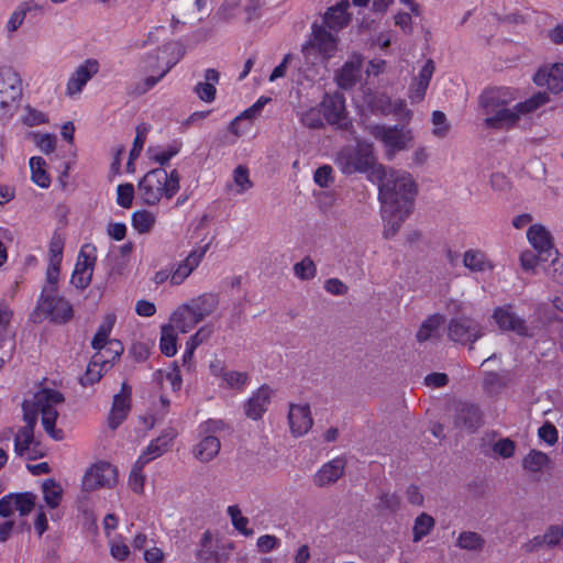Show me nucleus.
Listing matches in <instances>:
<instances>
[{
	"instance_id": "nucleus-1",
	"label": "nucleus",
	"mask_w": 563,
	"mask_h": 563,
	"mask_svg": "<svg viewBox=\"0 0 563 563\" xmlns=\"http://www.w3.org/2000/svg\"><path fill=\"white\" fill-rule=\"evenodd\" d=\"M375 180L379 187L384 236L389 239L398 232L402 221L411 212L417 185L409 173L385 167L377 169Z\"/></svg>"
},
{
	"instance_id": "nucleus-2",
	"label": "nucleus",
	"mask_w": 563,
	"mask_h": 563,
	"mask_svg": "<svg viewBox=\"0 0 563 563\" xmlns=\"http://www.w3.org/2000/svg\"><path fill=\"white\" fill-rule=\"evenodd\" d=\"M517 99L518 93L511 88L501 87L484 91L479 97V107L486 115L485 126L498 131H509L518 126L523 117L550 101L545 92H537L520 102H516Z\"/></svg>"
},
{
	"instance_id": "nucleus-3",
	"label": "nucleus",
	"mask_w": 563,
	"mask_h": 563,
	"mask_svg": "<svg viewBox=\"0 0 563 563\" xmlns=\"http://www.w3.org/2000/svg\"><path fill=\"white\" fill-rule=\"evenodd\" d=\"M64 249L65 236L55 232L44 255V282L37 305V312L55 324L68 323L74 318L71 302L58 294Z\"/></svg>"
},
{
	"instance_id": "nucleus-4",
	"label": "nucleus",
	"mask_w": 563,
	"mask_h": 563,
	"mask_svg": "<svg viewBox=\"0 0 563 563\" xmlns=\"http://www.w3.org/2000/svg\"><path fill=\"white\" fill-rule=\"evenodd\" d=\"M180 174L176 168L148 170L137 183L136 197L142 205L155 207L172 200L180 189Z\"/></svg>"
},
{
	"instance_id": "nucleus-5",
	"label": "nucleus",
	"mask_w": 563,
	"mask_h": 563,
	"mask_svg": "<svg viewBox=\"0 0 563 563\" xmlns=\"http://www.w3.org/2000/svg\"><path fill=\"white\" fill-rule=\"evenodd\" d=\"M334 162L342 174L368 173L372 181H375L377 169L384 167L377 164L373 145L361 141H358L355 146L341 148Z\"/></svg>"
},
{
	"instance_id": "nucleus-6",
	"label": "nucleus",
	"mask_w": 563,
	"mask_h": 563,
	"mask_svg": "<svg viewBox=\"0 0 563 563\" xmlns=\"http://www.w3.org/2000/svg\"><path fill=\"white\" fill-rule=\"evenodd\" d=\"M65 397L55 387H37V416H41V423L44 431L54 441H62L65 437L63 429L56 427V421Z\"/></svg>"
},
{
	"instance_id": "nucleus-7",
	"label": "nucleus",
	"mask_w": 563,
	"mask_h": 563,
	"mask_svg": "<svg viewBox=\"0 0 563 563\" xmlns=\"http://www.w3.org/2000/svg\"><path fill=\"white\" fill-rule=\"evenodd\" d=\"M173 64L163 65L159 58V49H154L140 57L136 71L140 80L135 85V92L145 93L155 87L170 70Z\"/></svg>"
},
{
	"instance_id": "nucleus-8",
	"label": "nucleus",
	"mask_w": 563,
	"mask_h": 563,
	"mask_svg": "<svg viewBox=\"0 0 563 563\" xmlns=\"http://www.w3.org/2000/svg\"><path fill=\"white\" fill-rule=\"evenodd\" d=\"M221 420L209 419L198 427L200 440L194 445L191 453L201 463L211 462L220 452L221 443L216 433L222 430Z\"/></svg>"
},
{
	"instance_id": "nucleus-9",
	"label": "nucleus",
	"mask_w": 563,
	"mask_h": 563,
	"mask_svg": "<svg viewBox=\"0 0 563 563\" xmlns=\"http://www.w3.org/2000/svg\"><path fill=\"white\" fill-rule=\"evenodd\" d=\"M369 130L371 134L383 143L389 157H393L398 152L409 150L415 140L412 130L405 126L377 124L371 126Z\"/></svg>"
},
{
	"instance_id": "nucleus-10",
	"label": "nucleus",
	"mask_w": 563,
	"mask_h": 563,
	"mask_svg": "<svg viewBox=\"0 0 563 563\" xmlns=\"http://www.w3.org/2000/svg\"><path fill=\"white\" fill-rule=\"evenodd\" d=\"M118 483V470L106 461H98L91 464L81 478L84 492H95L102 488H113Z\"/></svg>"
},
{
	"instance_id": "nucleus-11",
	"label": "nucleus",
	"mask_w": 563,
	"mask_h": 563,
	"mask_svg": "<svg viewBox=\"0 0 563 563\" xmlns=\"http://www.w3.org/2000/svg\"><path fill=\"white\" fill-rule=\"evenodd\" d=\"M22 95L21 79L18 74L9 67L0 69V117L7 118L12 114L16 102Z\"/></svg>"
},
{
	"instance_id": "nucleus-12",
	"label": "nucleus",
	"mask_w": 563,
	"mask_h": 563,
	"mask_svg": "<svg viewBox=\"0 0 563 563\" xmlns=\"http://www.w3.org/2000/svg\"><path fill=\"white\" fill-rule=\"evenodd\" d=\"M338 52V38L323 27H313L311 37L302 46V54L307 60H312L319 54L322 62H328Z\"/></svg>"
},
{
	"instance_id": "nucleus-13",
	"label": "nucleus",
	"mask_w": 563,
	"mask_h": 563,
	"mask_svg": "<svg viewBox=\"0 0 563 563\" xmlns=\"http://www.w3.org/2000/svg\"><path fill=\"white\" fill-rule=\"evenodd\" d=\"M97 261V250L92 244H84L77 255L76 264L70 276V284L77 289H86L92 279Z\"/></svg>"
},
{
	"instance_id": "nucleus-14",
	"label": "nucleus",
	"mask_w": 563,
	"mask_h": 563,
	"mask_svg": "<svg viewBox=\"0 0 563 563\" xmlns=\"http://www.w3.org/2000/svg\"><path fill=\"white\" fill-rule=\"evenodd\" d=\"M209 371L218 379V386L221 388L243 390L250 380L246 372L228 369L220 358L210 361Z\"/></svg>"
},
{
	"instance_id": "nucleus-15",
	"label": "nucleus",
	"mask_w": 563,
	"mask_h": 563,
	"mask_svg": "<svg viewBox=\"0 0 563 563\" xmlns=\"http://www.w3.org/2000/svg\"><path fill=\"white\" fill-rule=\"evenodd\" d=\"M98 71L99 63L96 59H86L70 74L66 84L65 95L68 98L77 99L88 81L97 75Z\"/></svg>"
},
{
	"instance_id": "nucleus-16",
	"label": "nucleus",
	"mask_w": 563,
	"mask_h": 563,
	"mask_svg": "<svg viewBox=\"0 0 563 563\" xmlns=\"http://www.w3.org/2000/svg\"><path fill=\"white\" fill-rule=\"evenodd\" d=\"M35 507V496L30 492L11 493L0 499V517L9 518L18 512L20 517L30 515Z\"/></svg>"
},
{
	"instance_id": "nucleus-17",
	"label": "nucleus",
	"mask_w": 563,
	"mask_h": 563,
	"mask_svg": "<svg viewBox=\"0 0 563 563\" xmlns=\"http://www.w3.org/2000/svg\"><path fill=\"white\" fill-rule=\"evenodd\" d=\"M322 114L327 122L339 129H347L350 121L345 111V99L341 93L327 95L322 102Z\"/></svg>"
},
{
	"instance_id": "nucleus-18",
	"label": "nucleus",
	"mask_w": 563,
	"mask_h": 563,
	"mask_svg": "<svg viewBox=\"0 0 563 563\" xmlns=\"http://www.w3.org/2000/svg\"><path fill=\"white\" fill-rule=\"evenodd\" d=\"M22 408L26 426L18 432L14 440V451L20 456H23L29 451L34 439L33 428L35 422V402L32 400H24Z\"/></svg>"
},
{
	"instance_id": "nucleus-19",
	"label": "nucleus",
	"mask_w": 563,
	"mask_h": 563,
	"mask_svg": "<svg viewBox=\"0 0 563 563\" xmlns=\"http://www.w3.org/2000/svg\"><path fill=\"white\" fill-rule=\"evenodd\" d=\"M492 318L499 330L511 331L519 335L528 334V327L511 305H504L494 309Z\"/></svg>"
},
{
	"instance_id": "nucleus-20",
	"label": "nucleus",
	"mask_w": 563,
	"mask_h": 563,
	"mask_svg": "<svg viewBox=\"0 0 563 563\" xmlns=\"http://www.w3.org/2000/svg\"><path fill=\"white\" fill-rule=\"evenodd\" d=\"M206 253L207 246L196 247L183 261L173 266L172 286L181 285L200 265Z\"/></svg>"
},
{
	"instance_id": "nucleus-21",
	"label": "nucleus",
	"mask_w": 563,
	"mask_h": 563,
	"mask_svg": "<svg viewBox=\"0 0 563 563\" xmlns=\"http://www.w3.org/2000/svg\"><path fill=\"white\" fill-rule=\"evenodd\" d=\"M288 424L290 433L302 437L312 428L313 420L308 404H291L288 410Z\"/></svg>"
},
{
	"instance_id": "nucleus-22",
	"label": "nucleus",
	"mask_w": 563,
	"mask_h": 563,
	"mask_svg": "<svg viewBox=\"0 0 563 563\" xmlns=\"http://www.w3.org/2000/svg\"><path fill=\"white\" fill-rule=\"evenodd\" d=\"M483 334L482 327L471 319H453L449 325V336L460 343H473Z\"/></svg>"
},
{
	"instance_id": "nucleus-23",
	"label": "nucleus",
	"mask_w": 563,
	"mask_h": 563,
	"mask_svg": "<svg viewBox=\"0 0 563 563\" xmlns=\"http://www.w3.org/2000/svg\"><path fill=\"white\" fill-rule=\"evenodd\" d=\"M529 244L538 252L539 256L558 255L550 231L541 223L531 224L527 230Z\"/></svg>"
},
{
	"instance_id": "nucleus-24",
	"label": "nucleus",
	"mask_w": 563,
	"mask_h": 563,
	"mask_svg": "<svg viewBox=\"0 0 563 563\" xmlns=\"http://www.w3.org/2000/svg\"><path fill=\"white\" fill-rule=\"evenodd\" d=\"M364 103L373 111H379L384 114H394L397 119L409 121L411 119L412 112L407 108L406 102L404 100H395L390 101L386 97L372 98L365 97Z\"/></svg>"
},
{
	"instance_id": "nucleus-25",
	"label": "nucleus",
	"mask_w": 563,
	"mask_h": 563,
	"mask_svg": "<svg viewBox=\"0 0 563 563\" xmlns=\"http://www.w3.org/2000/svg\"><path fill=\"white\" fill-rule=\"evenodd\" d=\"M346 462L343 457H334L322 464L312 477V482L318 487H329L342 477Z\"/></svg>"
},
{
	"instance_id": "nucleus-26",
	"label": "nucleus",
	"mask_w": 563,
	"mask_h": 563,
	"mask_svg": "<svg viewBox=\"0 0 563 563\" xmlns=\"http://www.w3.org/2000/svg\"><path fill=\"white\" fill-rule=\"evenodd\" d=\"M536 85L547 87L554 93L563 90V63L541 67L533 77Z\"/></svg>"
},
{
	"instance_id": "nucleus-27",
	"label": "nucleus",
	"mask_w": 563,
	"mask_h": 563,
	"mask_svg": "<svg viewBox=\"0 0 563 563\" xmlns=\"http://www.w3.org/2000/svg\"><path fill=\"white\" fill-rule=\"evenodd\" d=\"M273 389L266 385L261 386L252 394L244 405L245 415L253 420L262 418L271 404Z\"/></svg>"
},
{
	"instance_id": "nucleus-28",
	"label": "nucleus",
	"mask_w": 563,
	"mask_h": 563,
	"mask_svg": "<svg viewBox=\"0 0 563 563\" xmlns=\"http://www.w3.org/2000/svg\"><path fill=\"white\" fill-rule=\"evenodd\" d=\"M434 69L435 67L431 59H428L421 67L418 76L413 79L409 87L408 97L411 103H418L424 98Z\"/></svg>"
},
{
	"instance_id": "nucleus-29",
	"label": "nucleus",
	"mask_w": 563,
	"mask_h": 563,
	"mask_svg": "<svg viewBox=\"0 0 563 563\" xmlns=\"http://www.w3.org/2000/svg\"><path fill=\"white\" fill-rule=\"evenodd\" d=\"M200 323L190 307L186 302L177 306L170 313L168 324L175 328L179 333H189Z\"/></svg>"
},
{
	"instance_id": "nucleus-30",
	"label": "nucleus",
	"mask_w": 563,
	"mask_h": 563,
	"mask_svg": "<svg viewBox=\"0 0 563 563\" xmlns=\"http://www.w3.org/2000/svg\"><path fill=\"white\" fill-rule=\"evenodd\" d=\"M462 262L471 273H490L495 268L494 262L479 249H470L463 253Z\"/></svg>"
},
{
	"instance_id": "nucleus-31",
	"label": "nucleus",
	"mask_w": 563,
	"mask_h": 563,
	"mask_svg": "<svg viewBox=\"0 0 563 563\" xmlns=\"http://www.w3.org/2000/svg\"><path fill=\"white\" fill-rule=\"evenodd\" d=\"M185 302L190 307L199 322H201L217 310L219 299L216 294L205 292Z\"/></svg>"
},
{
	"instance_id": "nucleus-32",
	"label": "nucleus",
	"mask_w": 563,
	"mask_h": 563,
	"mask_svg": "<svg viewBox=\"0 0 563 563\" xmlns=\"http://www.w3.org/2000/svg\"><path fill=\"white\" fill-rule=\"evenodd\" d=\"M563 539V525L550 526L541 536H536L522 545L526 552H534L542 547H554Z\"/></svg>"
},
{
	"instance_id": "nucleus-33",
	"label": "nucleus",
	"mask_w": 563,
	"mask_h": 563,
	"mask_svg": "<svg viewBox=\"0 0 563 563\" xmlns=\"http://www.w3.org/2000/svg\"><path fill=\"white\" fill-rule=\"evenodd\" d=\"M350 2L347 0H341L335 5L329 8L324 14V23L331 30H342L345 27L351 20L349 13Z\"/></svg>"
},
{
	"instance_id": "nucleus-34",
	"label": "nucleus",
	"mask_w": 563,
	"mask_h": 563,
	"mask_svg": "<svg viewBox=\"0 0 563 563\" xmlns=\"http://www.w3.org/2000/svg\"><path fill=\"white\" fill-rule=\"evenodd\" d=\"M362 58L354 55L347 60L338 73L335 79L340 87L344 89L352 88L361 77Z\"/></svg>"
},
{
	"instance_id": "nucleus-35",
	"label": "nucleus",
	"mask_w": 563,
	"mask_h": 563,
	"mask_svg": "<svg viewBox=\"0 0 563 563\" xmlns=\"http://www.w3.org/2000/svg\"><path fill=\"white\" fill-rule=\"evenodd\" d=\"M218 549V540L214 539L210 531H205L200 539V548L197 552V556L202 563H221L222 558Z\"/></svg>"
},
{
	"instance_id": "nucleus-36",
	"label": "nucleus",
	"mask_w": 563,
	"mask_h": 563,
	"mask_svg": "<svg viewBox=\"0 0 563 563\" xmlns=\"http://www.w3.org/2000/svg\"><path fill=\"white\" fill-rule=\"evenodd\" d=\"M203 77L205 81L198 82L194 91L201 101L210 103L216 99V85L219 82L220 75L216 69L208 68Z\"/></svg>"
},
{
	"instance_id": "nucleus-37",
	"label": "nucleus",
	"mask_w": 563,
	"mask_h": 563,
	"mask_svg": "<svg viewBox=\"0 0 563 563\" xmlns=\"http://www.w3.org/2000/svg\"><path fill=\"white\" fill-rule=\"evenodd\" d=\"M253 187L250 170L244 165L236 166L232 172V180L227 184V190L234 196L247 192Z\"/></svg>"
},
{
	"instance_id": "nucleus-38",
	"label": "nucleus",
	"mask_w": 563,
	"mask_h": 563,
	"mask_svg": "<svg viewBox=\"0 0 563 563\" xmlns=\"http://www.w3.org/2000/svg\"><path fill=\"white\" fill-rule=\"evenodd\" d=\"M42 496L45 505L56 509L63 500L64 489L55 478H47L41 484Z\"/></svg>"
},
{
	"instance_id": "nucleus-39",
	"label": "nucleus",
	"mask_w": 563,
	"mask_h": 563,
	"mask_svg": "<svg viewBox=\"0 0 563 563\" xmlns=\"http://www.w3.org/2000/svg\"><path fill=\"white\" fill-rule=\"evenodd\" d=\"M180 148L181 143L174 141L173 143L165 146H150L146 153L150 161L163 166L167 164L173 157H175L180 152Z\"/></svg>"
},
{
	"instance_id": "nucleus-40",
	"label": "nucleus",
	"mask_w": 563,
	"mask_h": 563,
	"mask_svg": "<svg viewBox=\"0 0 563 563\" xmlns=\"http://www.w3.org/2000/svg\"><path fill=\"white\" fill-rule=\"evenodd\" d=\"M130 411V400L128 395L119 394L113 398L112 408L109 415V427L111 429L118 428L126 418Z\"/></svg>"
},
{
	"instance_id": "nucleus-41",
	"label": "nucleus",
	"mask_w": 563,
	"mask_h": 563,
	"mask_svg": "<svg viewBox=\"0 0 563 563\" xmlns=\"http://www.w3.org/2000/svg\"><path fill=\"white\" fill-rule=\"evenodd\" d=\"M227 515L230 518L231 525L234 530L245 537H253L255 531L252 527H250V519L245 517L242 512V509L238 505H230L227 508Z\"/></svg>"
},
{
	"instance_id": "nucleus-42",
	"label": "nucleus",
	"mask_w": 563,
	"mask_h": 563,
	"mask_svg": "<svg viewBox=\"0 0 563 563\" xmlns=\"http://www.w3.org/2000/svg\"><path fill=\"white\" fill-rule=\"evenodd\" d=\"M175 438L174 432L165 433L159 435L157 439L153 440L143 452V454L139 459H143L145 464L150 461L161 456L164 454L170 446L173 440Z\"/></svg>"
},
{
	"instance_id": "nucleus-43",
	"label": "nucleus",
	"mask_w": 563,
	"mask_h": 563,
	"mask_svg": "<svg viewBox=\"0 0 563 563\" xmlns=\"http://www.w3.org/2000/svg\"><path fill=\"white\" fill-rule=\"evenodd\" d=\"M108 369L109 361L104 360L103 354L96 353L87 366L86 374L81 379L82 384H93L98 382L102 377L103 372Z\"/></svg>"
},
{
	"instance_id": "nucleus-44",
	"label": "nucleus",
	"mask_w": 563,
	"mask_h": 563,
	"mask_svg": "<svg viewBox=\"0 0 563 563\" xmlns=\"http://www.w3.org/2000/svg\"><path fill=\"white\" fill-rule=\"evenodd\" d=\"M131 224L139 234L150 233L156 224V216L150 210H136L131 216Z\"/></svg>"
},
{
	"instance_id": "nucleus-45",
	"label": "nucleus",
	"mask_w": 563,
	"mask_h": 563,
	"mask_svg": "<svg viewBox=\"0 0 563 563\" xmlns=\"http://www.w3.org/2000/svg\"><path fill=\"white\" fill-rule=\"evenodd\" d=\"M177 330L165 323L161 327L159 349L165 356H174L177 351Z\"/></svg>"
},
{
	"instance_id": "nucleus-46",
	"label": "nucleus",
	"mask_w": 563,
	"mask_h": 563,
	"mask_svg": "<svg viewBox=\"0 0 563 563\" xmlns=\"http://www.w3.org/2000/svg\"><path fill=\"white\" fill-rule=\"evenodd\" d=\"M550 464L549 456L538 450H531L522 459V467L529 473H542Z\"/></svg>"
},
{
	"instance_id": "nucleus-47",
	"label": "nucleus",
	"mask_w": 563,
	"mask_h": 563,
	"mask_svg": "<svg viewBox=\"0 0 563 563\" xmlns=\"http://www.w3.org/2000/svg\"><path fill=\"white\" fill-rule=\"evenodd\" d=\"M444 323V318L441 314H432L428 317L419 327L416 338L419 342H426L431 339L437 330Z\"/></svg>"
},
{
	"instance_id": "nucleus-48",
	"label": "nucleus",
	"mask_w": 563,
	"mask_h": 563,
	"mask_svg": "<svg viewBox=\"0 0 563 563\" xmlns=\"http://www.w3.org/2000/svg\"><path fill=\"white\" fill-rule=\"evenodd\" d=\"M435 521L433 517L430 515L422 512L420 514L413 522L412 527V541L419 542L424 537H427L434 528Z\"/></svg>"
},
{
	"instance_id": "nucleus-49",
	"label": "nucleus",
	"mask_w": 563,
	"mask_h": 563,
	"mask_svg": "<svg viewBox=\"0 0 563 563\" xmlns=\"http://www.w3.org/2000/svg\"><path fill=\"white\" fill-rule=\"evenodd\" d=\"M145 466V461L143 459H137L133 464L131 472L129 474L128 484L131 490L135 494L144 493V484H145V475L143 474V467Z\"/></svg>"
},
{
	"instance_id": "nucleus-50",
	"label": "nucleus",
	"mask_w": 563,
	"mask_h": 563,
	"mask_svg": "<svg viewBox=\"0 0 563 563\" xmlns=\"http://www.w3.org/2000/svg\"><path fill=\"white\" fill-rule=\"evenodd\" d=\"M161 384L164 388H169L173 391L180 389L183 380L179 368L174 366L172 368L159 371Z\"/></svg>"
},
{
	"instance_id": "nucleus-51",
	"label": "nucleus",
	"mask_w": 563,
	"mask_h": 563,
	"mask_svg": "<svg viewBox=\"0 0 563 563\" xmlns=\"http://www.w3.org/2000/svg\"><path fill=\"white\" fill-rule=\"evenodd\" d=\"M110 555L117 561L126 560L131 550L122 536H115L109 540Z\"/></svg>"
},
{
	"instance_id": "nucleus-52",
	"label": "nucleus",
	"mask_w": 563,
	"mask_h": 563,
	"mask_svg": "<svg viewBox=\"0 0 563 563\" xmlns=\"http://www.w3.org/2000/svg\"><path fill=\"white\" fill-rule=\"evenodd\" d=\"M484 540L482 537L473 531L462 532L457 538V545L461 549L476 551L483 548Z\"/></svg>"
},
{
	"instance_id": "nucleus-53",
	"label": "nucleus",
	"mask_w": 563,
	"mask_h": 563,
	"mask_svg": "<svg viewBox=\"0 0 563 563\" xmlns=\"http://www.w3.org/2000/svg\"><path fill=\"white\" fill-rule=\"evenodd\" d=\"M432 121V134L435 137L443 139L450 131V123L448 122L446 115L442 111H433L431 115Z\"/></svg>"
},
{
	"instance_id": "nucleus-54",
	"label": "nucleus",
	"mask_w": 563,
	"mask_h": 563,
	"mask_svg": "<svg viewBox=\"0 0 563 563\" xmlns=\"http://www.w3.org/2000/svg\"><path fill=\"white\" fill-rule=\"evenodd\" d=\"M322 117V108L318 109L312 107L300 112L299 120L307 128L317 129L323 124Z\"/></svg>"
},
{
	"instance_id": "nucleus-55",
	"label": "nucleus",
	"mask_w": 563,
	"mask_h": 563,
	"mask_svg": "<svg viewBox=\"0 0 563 563\" xmlns=\"http://www.w3.org/2000/svg\"><path fill=\"white\" fill-rule=\"evenodd\" d=\"M316 265L310 257H305L294 266L295 276L302 280L312 279L316 276Z\"/></svg>"
},
{
	"instance_id": "nucleus-56",
	"label": "nucleus",
	"mask_w": 563,
	"mask_h": 563,
	"mask_svg": "<svg viewBox=\"0 0 563 563\" xmlns=\"http://www.w3.org/2000/svg\"><path fill=\"white\" fill-rule=\"evenodd\" d=\"M135 196L134 186L130 183L121 184L117 188V203L122 208H130Z\"/></svg>"
},
{
	"instance_id": "nucleus-57",
	"label": "nucleus",
	"mask_w": 563,
	"mask_h": 563,
	"mask_svg": "<svg viewBox=\"0 0 563 563\" xmlns=\"http://www.w3.org/2000/svg\"><path fill=\"white\" fill-rule=\"evenodd\" d=\"M256 550L260 553H269L280 545V540L274 534H263L256 539Z\"/></svg>"
},
{
	"instance_id": "nucleus-58",
	"label": "nucleus",
	"mask_w": 563,
	"mask_h": 563,
	"mask_svg": "<svg viewBox=\"0 0 563 563\" xmlns=\"http://www.w3.org/2000/svg\"><path fill=\"white\" fill-rule=\"evenodd\" d=\"M333 180V169L330 165L320 166L313 174V181L321 188H328Z\"/></svg>"
},
{
	"instance_id": "nucleus-59",
	"label": "nucleus",
	"mask_w": 563,
	"mask_h": 563,
	"mask_svg": "<svg viewBox=\"0 0 563 563\" xmlns=\"http://www.w3.org/2000/svg\"><path fill=\"white\" fill-rule=\"evenodd\" d=\"M155 534H148L146 531L141 530L135 533L132 539V547L136 551H145L152 544L155 543Z\"/></svg>"
},
{
	"instance_id": "nucleus-60",
	"label": "nucleus",
	"mask_w": 563,
	"mask_h": 563,
	"mask_svg": "<svg viewBox=\"0 0 563 563\" xmlns=\"http://www.w3.org/2000/svg\"><path fill=\"white\" fill-rule=\"evenodd\" d=\"M124 347L122 343L118 340H111L108 345L102 351H97V353L103 354L104 360L109 361V368L111 367V362L119 358L123 353Z\"/></svg>"
},
{
	"instance_id": "nucleus-61",
	"label": "nucleus",
	"mask_w": 563,
	"mask_h": 563,
	"mask_svg": "<svg viewBox=\"0 0 563 563\" xmlns=\"http://www.w3.org/2000/svg\"><path fill=\"white\" fill-rule=\"evenodd\" d=\"M57 137L52 133L37 134V148L48 155L56 150Z\"/></svg>"
},
{
	"instance_id": "nucleus-62",
	"label": "nucleus",
	"mask_w": 563,
	"mask_h": 563,
	"mask_svg": "<svg viewBox=\"0 0 563 563\" xmlns=\"http://www.w3.org/2000/svg\"><path fill=\"white\" fill-rule=\"evenodd\" d=\"M494 452L504 459L511 457L516 450V444L510 439L497 441L493 448Z\"/></svg>"
},
{
	"instance_id": "nucleus-63",
	"label": "nucleus",
	"mask_w": 563,
	"mask_h": 563,
	"mask_svg": "<svg viewBox=\"0 0 563 563\" xmlns=\"http://www.w3.org/2000/svg\"><path fill=\"white\" fill-rule=\"evenodd\" d=\"M548 276L556 284L563 285V257L556 256L551 261Z\"/></svg>"
},
{
	"instance_id": "nucleus-64",
	"label": "nucleus",
	"mask_w": 563,
	"mask_h": 563,
	"mask_svg": "<svg viewBox=\"0 0 563 563\" xmlns=\"http://www.w3.org/2000/svg\"><path fill=\"white\" fill-rule=\"evenodd\" d=\"M143 560L145 563H164L165 553L154 543L143 552Z\"/></svg>"
}]
</instances>
